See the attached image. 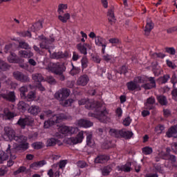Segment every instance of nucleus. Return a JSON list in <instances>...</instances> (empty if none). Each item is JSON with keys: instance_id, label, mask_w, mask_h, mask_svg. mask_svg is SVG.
<instances>
[{"instance_id": "obj_1", "label": "nucleus", "mask_w": 177, "mask_h": 177, "mask_svg": "<svg viewBox=\"0 0 177 177\" xmlns=\"http://www.w3.org/2000/svg\"><path fill=\"white\" fill-rule=\"evenodd\" d=\"M5 136H7L8 140H15L18 143L17 148L12 147L10 145H8L6 152L3 151H0V164L3 161H6L9 157L11 160H16V151L17 150H27L28 149V142H27V137L24 136H16L15 130L10 127L4 129Z\"/></svg>"}, {"instance_id": "obj_2", "label": "nucleus", "mask_w": 177, "mask_h": 177, "mask_svg": "<svg viewBox=\"0 0 177 177\" xmlns=\"http://www.w3.org/2000/svg\"><path fill=\"white\" fill-rule=\"evenodd\" d=\"M78 104L80 106H84V104H86L85 107L88 110H93V109H96L95 110L97 111L95 113H88V117L97 118L101 122H107V121H109V117L107 116L109 115V112H107L106 108L103 110L100 108H97V104L95 102L90 101L88 98H82L78 101Z\"/></svg>"}, {"instance_id": "obj_3", "label": "nucleus", "mask_w": 177, "mask_h": 177, "mask_svg": "<svg viewBox=\"0 0 177 177\" xmlns=\"http://www.w3.org/2000/svg\"><path fill=\"white\" fill-rule=\"evenodd\" d=\"M39 39L41 40V42L40 43V48L41 49H46L50 55L51 59H66V57H68V53L67 51L63 52H57V53H53L52 54V51H50V49H54L55 46H52L53 42H55V38L50 37L49 39L46 38L44 35L39 36Z\"/></svg>"}, {"instance_id": "obj_4", "label": "nucleus", "mask_w": 177, "mask_h": 177, "mask_svg": "<svg viewBox=\"0 0 177 177\" xmlns=\"http://www.w3.org/2000/svg\"><path fill=\"white\" fill-rule=\"evenodd\" d=\"M48 71L55 74V75H59V78L60 81H64L66 80V77L63 74L66 70V66L60 62H50L46 68Z\"/></svg>"}, {"instance_id": "obj_5", "label": "nucleus", "mask_w": 177, "mask_h": 177, "mask_svg": "<svg viewBox=\"0 0 177 177\" xmlns=\"http://www.w3.org/2000/svg\"><path fill=\"white\" fill-rule=\"evenodd\" d=\"M64 120H67V114L59 113L58 115H54L51 118L44 122V127L45 129L50 128L55 124H59Z\"/></svg>"}, {"instance_id": "obj_6", "label": "nucleus", "mask_w": 177, "mask_h": 177, "mask_svg": "<svg viewBox=\"0 0 177 177\" xmlns=\"http://www.w3.org/2000/svg\"><path fill=\"white\" fill-rule=\"evenodd\" d=\"M109 133L111 136H114L115 138H123L124 139H131L133 135V133L127 130L126 129H122L120 130L111 129L109 130Z\"/></svg>"}, {"instance_id": "obj_7", "label": "nucleus", "mask_w": 177, "mask_h": 177, "mask_svg": "<svg viewBox=\"0 0 177 177\" xmlns=\"http://www.w3.org/2000/svg\"><path fill=\"white\" fill-rule=\"evenodd\" d=\"M80 129L78 127H73L68 126H61L59 128V132L60 133L59 138H64L68 136V135H74L78 133Z\"/></svg>"}, {"instance_id": "obj_8", "label": "nucleus", "mask_w": 177, "mask_h": 177, "mask_svg": "<svg viewBox=\"0 0 177 177\" xmlns=\"http://www.w3.org/2000/svg\"><path fill=\"white\" fill-rule=\"evenodd\" d=\"M95 44L97 46L101 47V53L102 55H104L106 53V48L107 47V40L101 37V36H97L95 39Z\"/></svg>"}, {"instance_id": "obj_9", "label": "nucleus", "mask_w": 177, "mask_h": 177, "mask_svg": "<svg viewBox=\"0 0 177 177\" xmlns=\"http://www.w3.org/2000/svg\"><path fill=\"white\" fill-rule=\"evenodd\" d=\"M84 131H80L76 137H71L67 139L66 142L68 145H78V143H82L84 140Z\"/></svg>"}, {"instance_id": "obj_10", "label": "nucleus", "mask_w": 177, "mask_h": 177, "mask_svg": "<svg viewBox=\"0 0 177 177\" xmlns=\"http://www.w3.org/2000/svg\"><path fill=\"white\" fill-rule=\"evenodd\" d=\"M70 93H71L70 89L64 88L55 93V97L58 100H64L70 96Z\"/></svg>"}, {"instance_id": "obj_11", "label": "nucleus", "mask_w": 177, "mask_h": 177, "mask_svg": "<svg viewBox=\"0 0 177 177\" xmlns=\"http://www.w3.org/2000/svg\"><path fill=\"white\" fill-rule=\"evenodd\" d=\"M13 77L17 80V81H19V82H30V77L20 71L14 72Z\"/></svg>"}, {"instance_id": "obj_12", "label": "nucleus", "mask_w": 177, "mask_h": 177, "mask_svg": "<svg viewBox=\"0 0 177 177\" xmlns=\"http://www.w3.org/2000/svg\"><path fill=\"white\" fill-rule=\"evenodd\" d=\"M20 127H26V125H32L34 124V119L31 116H26L25 118H20L17 122Z\"/></svg>"}, {"instance_id": "obj_13", "label": "nucleus", "mask_w": 177, "mask_h": 177, "mask_svg": "<svg viewBox=\"0 0 177 177\" xmlns=\"http://www.w3.org/2000/svg\"><path fill=\"white\" fill-rule=\"evenodd\" d=\"M1 97L7 100V102H10V103L16 102V93H15V91H9L7 94L1 93Z\"/></svg>"}, {"instance_id": "obj_14", "label": "nucleus", "mask_w": 177, "mask_h": 177, "mask_svg": "<svg viewBox=\"0 0 177 177\" xmlns=\"http://www.w3.org/2000/svg\"><path fill=\"white\" fill-rule=\"evenodd\" d=\"M76 125L80 127V128H91L93 126V122L91 120L80 119L76 122Z\"/></svg>"}, {"instance_id": "obj_15", "label": "nucleus", "mask_w": 177, "mask_h": 177, "mask_svg": "<svg viewBox=\"0 0 177 177\" xmlns=\"http://www.w3.org/2000/svg\"><path fill=\"white\" fill-rule=\"evenodd\" d=\"M169 151H171V149H167V153H164V152L161 151L160 153H159V157H160L161 158H164V160H169L170 161H171V162H175V161H176V158H175V156L174 155H169L168 153H169Z\"/></svg>"}, {"instance_id": "obj_16", "label": "nucleus", "mask_w": 177, "mask_h": 177, "mask_svg": "<svg viewBox=\"0 0 177 177\" xmlns=\"http://www.w3.org/2000/svg\"><path fill=\"white\" fill-rule=\"evenodd\" d=\"M89 82V76L88 75H82L77 80V84L80 86H86Z\"/></svg>"}, {"instance_id": "obj_17", "label": "nucleus", "mask_w": 177, "mask_h": 177, "mask_svg": "<svg viewBox=\"0 0 177 177\" xmlns=\"http://www.w3.org/2000/svg\"><path fill=\"white\" fill-rule=\"evenodd\" d=\"M171 82L173 84V87L174 88H177V78H176V75L174 74L171 77ZM171 95L173 96V99L174 100L177 101V88H175L174 90L172 91Z\"/></svg>"}, {"instance_id": "obj_18", "label": "nucleus", "mask_w": 177, "mask_h": 177, "mask_svg": "<svg viewBox=\"0 0 177 177\" xmlns=\"http://www.w3.org/2000/svg\"><path fill=\"white\" fill-rule=\"evenodd\" d=\"M146 84L142 85L145 89H152V88H156V80L154 77H149L146 80Z\"/></svg>"}, {"instance_id": "obj_19", "label": "nucleus", "mask_w": 177, "mask_h": 177, "mask_svg": "<svg viewBox=\"0 0 177 177\" xmlns=\"http://www.w3.org/2000/svg\"><path fill=\"white\" fill-rule=\"evenodd\" d=\"M110 160V156L107 155H98L95 158L94 162L95 164H104V162H107Z\"/></svg>"}, {"instance_id": "obj_20", "label": "nucleus", "mask_w": 177, "mask_h": 177, "mask_svg": "<svg viewBox=\"0 0 177 177\" xmlns=\"http://www.w3.org/2000/svg\"><path fill=\"white\" fill-rule=\"evenodd\" d=\"M153 28H154V24H153V21H151V20H150V19L147 20V24L145 26V35H149L150 32H151V30H153Z\"/></svg>"}, {"instance_id": "obj_21", "label": "nucleus", "mask_w": 177, "mask_h": 177, "mask_svg": "<svg viewBox=\"0 0 177 177\" xmlns=\"http://www.w3.org/2000/svg\"><path fill=\"white\" fill-rule=\"evenodd\" d=\"M29 104L24 101H19L17 104V109L21 113H26L28 110Z\"/></svg>"}, {"instance_id": "obj_22", "label": "nucleus", "mask_w": 177, "mask_h": 177, "mask_svg": "<svg viewBox=\"0 0 177 177\" xmlns=\"http://www.w3.org/2000/svg\"><path fill=\"white\" fill-rule=\"evenodd\" d=\"M154 103H156V100L154 97H151L147 100V102L145 103V109L148 110H151L154 109Z\"/></svg>"}, {"instance_id": "obj_23", "label": "nucleus", "mask_w": 177, "mask_h": 177, "mask_svg": "<svg viewBox=\"0 0 177 177\" xmlns=\"http://www.w3.org/2000/svg\"><path fill=\"white\" fill-rule=\"evenodd\" d=\"M41 111V108L37 105H32L28 107V113L32 114V115H37L38 113Z\"/></svg>"}, {"instance_id": "obj_24", "label": "nucleus", "mask_w": 177, "mask_h": 177, "mask_svg": "<svg viewBox=\"0 0 177 177\" xmlns=\"http://www.w3.org/2000/svg\"><path fill=\"white\" fill-rule=\"evenodd\" d=\"M10 63H21V58L17 57L14 53H10V55L8 57Z\"/></svg>"}, {"instance_id": "obj_25", "label": "nucleus", "mask_w": 177, "mask_h": 177, "mask_svg": "<svg viewBox=\"0 0 177 177\" xmlns=\"http://www.w3.org/2000/svg\"><path fill=\"white\" fill-rule=\"evenodd\" d=\"M42 28V22L40 21L33 24L31 26L29 27V31H32L33 32H37V31H39Z\"/></svg>"}, {"instance_id": "obj_26", "label": "nucleus", "mask_w": 177, "mask_h": 177, "mask_svg": "<svg viewBox=\"0 0 177 177\" xmlns=\"http://www.w3.org/2000/svg\"><path fill=\"white\" fill-rule=\"evenodd\" d=\"M19 55L21 57H24L25 59H30L34 56V53L30 50H21L19 51Z\"/></svg>"}, {"instance_id": "obj_27", "label": "nucleus", "mask_w": 177, "mask_h": 177, "mask_svg": "<svg viewBox=\"0 0 177 177\" xmlns=\"http://www.w3.org/2000/svg\"><path fill=\"white\" fill-rule=\"evenodd\" d=\"M111 171H113V167H111V165H107L101 168V172H102V176H109Z\"/></svg>"}, {"instance_id": "obj_28", "label": "nucleus", "mask_w": 177, "mask_h": 177, "mask_svg": "<svg viewBox=\"0 0 177 177\" xmlns=\"http://www.w3.org/2000/svg\"><path fill=\"white\" fill-rule=\"evenodd\" d=\"M177 133V127L176 126H173L171 127L166 133V136L167 138H172L175 136Z\"/></svg>"}, {"instance_id": "obj_29", "label": "nucleus", "mask_w": 177, "mask_h": 177, "mask_svg": "<svg viewBox=\"0 0 177 177\" xmlns=\"http://www.w3.org/2000/svg\"><path fill=\"white\" fill-rule=\"evenodd\" d=\"M71 66L72 68L71 69L69 74H71L73 77L81 73V68L74 66V64L73 62H71Z\"/></svg>"}, {"instance_id": "obj_30", "label": "nucleus", "mask_w": 177, "mask_h": 177, "mask_svg": "<svg viewBox=\"0 0 177 177\" xmlns=\"http://www.w3.org/2000/svg\"><path fill=\"white\" fill-rule=\"evenodd\" d=\"M132 164L129 162H127L125 165L118 167L119 171L124 172H129L131 171V167Z\"/></svg>"}, {"instance_id": "obj_31", "label": "nucleus", "mask_w": 177, "mask_h": 177, "mask_svg": "<svg viewBox=\"0 0 177 177\" xmlns=\"http://www.w3.org/2000/svg\"><path fill=\"white\" fill-rule=\"evenodd\" d=\"M3 115L6 117L7 120H13V118L16 117V114L9 111L8 109H4Z\"/></svg>"}, {"instance_id": "obj_32", "label": "nucleus", "mask_w": 177, "mask_h": 177, "mask_svg": "<svg viewBox=\"0 0 177 177\" xmlns=\"http://www.w3.org/2000/svg\"><path fill=\"white\" fill-rule=\"evenodd\" d=\"M32 78L35 82H38V84H41L42 81H44V77L41 73H35L32 75Z\"/></svg>"}, {"instance_id": "obj_33", "label": "nucleus", "mask_w": 177, "mask_h": 177, "mask_svg": "<svg viewBox=\"0 0 177 177\" xmlns=\"http://www.w3.org/2000/svg\"><path fill=\"white\" fill-rule=\"evenodd\" d=\"M58 142H59V140H57V138H48L46 141V147H52L53 146H56Z\"/></svg>"}, {"instance_id": "obj_34", "label": "nucleus", "mask_w": 177, "mask_h": 177, "mask_svg": "<svg viewBox=\"0 0 177 177\" xmlns=\"http://www.w3.org/2000/svg\"><path fill=\"white\" fill-rule=\"evenodd\" d=\"M108 20L111 24H113L115 21V17L114 16V11L113 10H109L108 13Z\"/></svg>"}, {"instance_id": "obj_35", "label": "nucleus", "mask_w": 177, "mask_h": 177, "mask_svg": "<svg viewBox=\"0 0 177 177\" xmlns=\"http://www.w3.org/2000/svg\"><path fill=\"white\" fill-rule=\"evenodd\" d=\"M20 96L21 99H26V93L28 92V86H23L19 88Z\"/></svg>"}, {"instance_id": "obj_36", "label": "nucleus", "mask_w": 177, "mask_h": 177, "mask_svg": "<svg viewBox=\"0 0 177 177\" xmlns=\"http://www.w3.org/2000/svg\"><path fill=\"white\" fill-rule=\"evenodd\" d=\"M93 136L92 134H88L86 136V145L89 146V147H95V141L92 139Z\"/></svg>"}, {"instance_id": "obj_37", "label": "nucleus", "mask_w": 177, "mask_h": 177, "mask_svg": "<svg viewBox=\"0 0 177 177\" xmlns=\"http://www.w3.org/2000/svg\"><path fill=\"white\" fill-rule=\"evenodd\" d=\"M35 99V93L34 91H30L25 98H22L23 100H26L27 102H32Z\"/></svg>"}, {"instance_id": "obj_38", "label": "nucleus", "mask_w": 177, "mask_h": 177, "mask_svg": "<svg viewBox=\"0 0 177 177\" xmlns=\"http://www.w3.org/2000/svg\"><path fill=\"white\" fill-rule=\"evenodd\" d=\"M88 95H90V96H100V91L99 90V88H90L88 91Z\"/></svg>"}, {"instance_id": "obj_39", "label": "nucleus", "mask_w": 177, "mask_h": 177, "mask_svg": "<svg viewBox=\"0 0 177 177\" xmlns=\"http://www.w3.org/2000/svg\"><path fill=\"white\" fill-rule=\"evenodd\" d=\"M74 102V100L68 99V100H61V104L64 106V107H70L71 104Z\"/></svg>"}, {"instance_id": "obj_40", "label": "nucleus", "mask_w": 177, "mask_h": 177, "mask_svg": "<svg viewBox=\"0 0 177 177\" xmlns=\"http://www.w3.org/2000/svg\"><path fill=\"white\" fill-rule=\"evenodd\" d=\"M116 74H120L124 75H127V73H128V68H127V66L123 65L120 68H119L118 70L115 71Z\"/></svg>"}, {"instance_id": "obj_41", "label": "nucleus", "mask_w": 177, "mask_h": 177, "mask_svg": "<svg viewBox=\"0 0 177 177\" xmlns=\"http://www.w3.org/2000/svg\"><path fill=\"white\" fill-rule=\"evenodd\" d=\"M77 48L78 49V50L80 52V53H82V55H88V51L86 49V47H85V46L79 44L77 45Z\"/></svg>"}, {"instance_id": "obj_42", "label": "nucleus", "mask_w": 177, "mask_h": 177, "mask_svg": "<svg viewBox=\"0 0 177 177\" xmlns=\"http://www.w3.org/2000/svg\"><path fill=\"white\" fill-rule=\"evenodd\" d=\"M58 19L62 21V23H66L67 20H70V13H65L64 16L59 15L58 16Z\"/></svg>"}, {"instance_id": "obj_43", "label": "nucleus", "mask_w": 177, "mask_h": 177, "mask_svg": "<svg viewBox=\"0 0 177 177\" xmlns=\"http://www.w3.org/2000/svg\"><path fill=\"white\" fill-rule=\"evenodd\" d=\"M67 8H68L67 4H63V3L59 4L58 9H57V12L59 15H63V13H64V10H66Z\"/></svg>"}, {"instance_id": "obj_44", "label": "nucleus", "mask_w": 177, "mask_h": 177, "mask_svg": "<svg viewBox=\"0 0 177 177\" xmlns=\"http://www.w3.org/2000/svg\"><path fill=\"white\" fill-rule=\"evenodd\" d=\"M19 48L21 49H31V47H30V44L24 41H19Z\"/></svg>"}, {"instance_id": "obj_45", "label": "nucleus", "mask_w": 177, "mask_h": 177, "mask_svg": "<svg viewBox=\"0 0 177 177\" xmlns=\"http://www.w3.org/2000/svg\"><path fill=\"white\" fill-rule=\"evenodd\" d=\"M9 68V65L2 60H0V71H6Z\"/></svg>"}, {"instance_id": "obj_46", "label": "nucleus", "mask_w": 177, "mask_h": 177, "mask_svg": "<svg viewBox=\"0 0 177 177\" xmlns=\"http://www.w3.org/2000/svg\"><path fill=\"white\" fill-rule=\"evenodd\" d=\"M32 147L35 150H39L40 149H42L44 147V144L42 142H36L32 144Z\"/></svg>"}, {"instance_id": "obj_47", "label": "nucleus", "mask_w": 177, "mask_h": 177, "mask_svg": "<svg viewBox=\"0 0 177 177\" xmlns=\"http://www.w3.org/2000/svg\"><path fill=\"white\" fill-rule=\"evenodd\" d=\"M142 153L145 154V156H149V154H151L153 153V148L150 147H145L142 148Z\"/></svg>"}, {"instance_id": "obj_48", "label": "nucleus", "mask_w": 177, "mask_h": 177, "mask_svg": "<svg viewBox=\"0 0 177 177\" xmlns=\"http://www.w3.org/2000/svg\"><path fill=\"white\" fill-rule=\"evenodd\" d=\"M132 122V119H131V118L129 116L125 118L124 119H123L122 121V124L124 127H129V125H131V122Z\"/></svg>"}, {"instance_id": "obj_49", "label": "nucleus", "mask_w": 177, "mask_h": 177, "mask_svg": "<svg viewBox=\"0 0 177 177\" xmlns=\"http://www.w3.org/2000/svg\"><path fill=\"white\" fill-rule=\"evenodd\" d=\"M81 63L82 69L84 70L86 68V67H88V58H86V57H83L81 59Z\"/></svg>"}, {"instance_id": "obj_50", "label": "nucleus", "mask_w": 177, "mask_h": 177, "mask_svg": "<svg viewBox=\"0 0 177 177\" xmlns=\"http://www.w3.org/2000/svg\"><path fill=\"white\" fill-rule=\"evenodd\" d=\"M27 168L24 166H21L19 167L17 170L14 171L15 175H19V174H23V172H26Z\"/></svg>"}, {"instance_id": "obj_51", "label": "nucleus", "mask_w": 177, "mask_h": 177, "mask_svg": "<svg viewBox=\"0 0 177 177\" xmlns=\"http://www.w3.org/2000/svg\"><path fill=\"white\" fill-rule=\"evenodd\" d=\"M158 100L160 104L165 106L167 104V98L165 96L160 95L158 97Z\"/></svg>"}, {"instance_id": "obj_52", "label": "nucleus", "mask_w": 177, "mask_h": 177, "mask_svg": "<svg viewBox=\"0 0 177 177\" xmlns=\"http://www.w3.org/2000/svg\"><path fill=\"white\" fill-rule=\"evenodd\" d=\"M165 129L163 125H158L155 128V132L157 135H160V133H162V131Z\"/></svg>"}, {"instance_id": "obj_53", "label": "nucleus", "mask_w": 177, "mask_h": 177, "mask_svg": "<svg viewBox=\"0 0 177 177\" xmlns=\"http://www.w3.org/2000/svg\"><path fill=\"white\" fill-rule=\"evenodd\" d=\"M115 114L118 118L122 117V109H121V107H118L115 110Z\"/></svg>"}, {"instance_id": "obj_54", "label": "nucleus", "mask_w": 177, "mask_h": 177, "mask_svg": "<svg viewBox=\"0 0 177 177\" xmlns=\"http://www.w3.org/2000/svg\"><path fill=\"white\" fill-rule=\"evenodd\" d=\"M66 165H67V160H60L59 164V167L60 169H63V168H66Z\"/></svg>"}, {"instance_id": "obj_55", "label": "nucleus", "mask_w": 177, "mask_h": 177, "mask_svg": "<svg viewBox=\"0 0 177 177\" xmlns=\"http://www.w3.org/2000/svg\"><path fill=\"white\" fill-rule=\"evenodd\" d=\"M170 76L169 75H164V77L160 78V81H161L162 84H165L166 82H168V80H169Z\"/></svg>"}, {"instance_id": "obj_56", "label": "nucleus", "mask_w": 177, "mask_h": 177, "mask_svg": "<svg viewBox=\"0 0 177 177\" xmlns=\"http://www.w3.org/2000/svg\"><path fill=\"white\" fill-rule=\"evenodd\" d=\"M8 172V167L3 166L0 168V176H3Z\"/></svg>"}, {"instance_id": "obj_57", "label": "nucleus", "mask_w": 177, "mask_h": 177, "mask_svg": "<svg viewBox=\"0 0 177 177\" xmlns=\"http://www.w3.org/2000/svg\"><path fill=\"white\" fill-rule=\"evenodd\" d=\"M48 114H52V111H48V112L45 111L41 113L39 115L40 120H45V115H48Z\"/></svg>"}, {"instance_id": "obj_58", "label": "nucleus", "mask_w": 177, "mask_h": 177, "mask_svg": "<svg viewBox=\"0 0 177 177\" xmlns=\"http://www.w3.org/2000/svg\"><path fill=\"white\" fill-rule=\"evenodd\" d=\"M166 52L167 53H169V55H175V53H176V51L175 50L174 47L166 48Z\"/></svg>"}, {"instance_id": "obj_59", "label": "nucleus", "mask_w": 177, "mask_h": 177, "mask_svg": "<svg viewBox=\"0 0 177 177\" xmlns=\"http://www.w3.org/2000/svg\"><path fill=\"white\" fill-rule=\"evenodd\" d=\"M114 147V145L111 144V141H107L104 143V149H109Z\"/></svg>"}, {"instance_id": "obj_60", "label": "nucleus", "mask_w": 177, "mask_h": 177, "mask_svg": "<svg viewBox=\"0 0 177 177\" xmlns=\"http://www.w3.org/2000/svg\"><path fill=\"white\" fill-rule=\"evenodd\" d=\"M79 59H80V55H78V53H77V52L73 51V52L72 60L73 62H77V60H78Z\"/></svg>"}, {"instance_id": "obj_61", "label": "nucleus", "mask_w": 177, "mask_h": 177, "mask_svg": "<svg viewBox=\"0 0 177 177\" xmlns=\"http://www.w3.org/2000/svg\"><path fill=\"white\" fill-rule=\"evenodd\" d=\"M102 59L107 63L111 60V55H109V54L102 55Z\"/></svg>"}, {"instance_id": "obj_62", "label": "nucleus", "mask_w": 177, "mask_h": 177, "mask_svg": "<svg viewBox=\"0 0 177 177\" xmlns=\"http://www.w3.org/2000/svg\"><path fill=\"white\" fill-rule=\"evenodd\" d=\"M12 44H9L5 46V48H4V52H6V53H9V52H10V50H12Z\"/></svg>"}, {"instance_id": "obj_63", "label": "nucleus", "mask_w": 177, "mask_h": 177, "mask_svg": "<svg viewBox=\"0 0 177 177\" xmlns=\"http://www.w3.org/2000/svg\"><path fill=\"white\" fill-rule=\"evenodd\" d=\"M127 86L129 91H133V81L127 83Z\"/></svg>"}, {"instance_id": "obj_64", "label": "nucleus", "mask_w": 177, "mask_h": 177, "mask_svg": "<svg viewBox=\"0 0 177 177\" xmlns=\"http://www.w3.org/2000/svg\"><path fill=\"white\" fill-rule=\"evenodd\" d=\"M109 44H120V39H117V38H111L109 39Z\"/></svg>"}]
</instances>
